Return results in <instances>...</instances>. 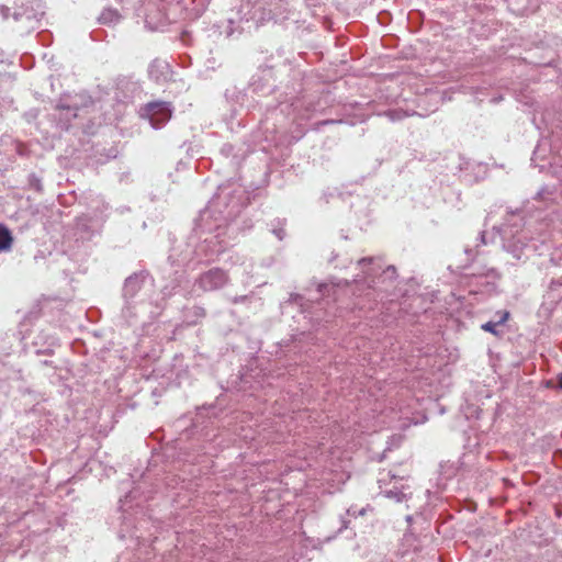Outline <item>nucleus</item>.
Masks as SVG:
<instances>
[{
    "label": "nucleus",
    "instance_id": "obj_1",
    "mask_svg": "<svg viewBox=\"0 0 562 562\" xmlns=\"http://www.w3.org/2000/svg\"><path fill=\"white\" fill-rule=\"evenodd\" d=\"M171 106L168 102L155 101L140 109V116L147 119L154 128H160L171 117Z\"/></svg>",
    "mask_w": 562,
    "mask_h": 562
},
{
    "label": "nucleus",
    "instance_id": "obj_2",
    "mask_svg": "<svg viewBox=\"0 0 562 562\" xmlns=\"http://www.w3.org/2000/svg\"><path fill=\"white\" fill-rule=\"evenodd\" d=\"M528 238L527 231H516L514 233L512 229H506L504 233V249L510 252L514 258L521 259L529 248L533 247V250H537L536 246L526 243Z\"/></svg>",
    "mask_w": 562,
    "mask_h": 562
},
{
    "label": "nucleus",
    "instance_id": "obj_3",
    "mask_svg": "<svg viewBox=\"0 0 562 562\" xmlns=\"http://www.w3.org/2000/svg\"><path fill=\"white\" fill-rule=\"evenodd\" d=\"M228 281V277L222 269L214 268L203 273L198 283L204 291H213L222 288Z\"/></svg>",
    "mask_w": 562,
    "mask_h": 562
},
{
    "label": "nucleus",
    "instance_id": "obj_4",
    "mask_svg": "<svg viewBox=\"0 0 562 562\" xmlns=\"http://www.w3.org/2000/svg\"><path fill=\"white\" fill-rule=\"evenodd\" d=\"M386 476H390V473H380L378 482L380 484L381 493H383L385 497L394 499L396 503L406 501L408 498V494L405 492L404 485H401V487L394 485L393 488L383 490L382 484L386 482Z\"/></svg>",
    "mask_w": 562,
    "mask_h": 562
},
{
    "label": "nucleus",
    "instance_id": "obj_5",
    "mask_svg": "<svg viewBox=\"0 0 562 562\" xmlns=\"http://www.w3.org/2000/svg\"><path fill=\"white\" fill-rule=\"evenodd\" d=\"M144 279L140 276H133L126 279L124 284V295L133 297L142 288Z\"/></svg>",
    "mask_w": 562,
    "mask_h": 562
},
{
    "label": "nucleus",
    "instance_id": "obj_6",
    "mask_svg": "<svg viewBox=\"0 0 562 562\" xmlns=\"http://www.w3.org/2000/svg\"><path fill=\"white\" fill-rule=\"evenodd\" d=\"M12 235L7 226L0 224V252L7 251L12 245Z\"/></svg>",
    "mask_w": 562,
    "mask_h": 562
},
{
    "label": "nucleus",
    "instance_id": "obj_7",
    "mask_svg": "<svg viewBox=\"0 0 562 562\" xmlns=\"http://www.w3.org/2000/svg\"><path fill=\"white\" fill-rule=\"evenodd\" d=\"M509 317V313L504 311L502 312L501 314V317L497 322H487V323H484L481 328L484 330V331H488V333H492L493 335H498V331L496 330V327L498 325H502L504 324Z\"/></svg>",
    "mask_w": 562,
    "mask_h": 562
},
{
    "label": "nucleus",
    "instance_id": "obj_8",
    "mask_svg": "<svg viewBox=\"0 0 562 562\" xmlns=\"http://www.w3.org/2000/svg\"><path fill=\"white\" fill-rule=\"evenodd\" d=\"M120 19H121V15H120V13L116 10L105 9L101 13V15L99 18V21L102 24H113V23L119 22Z\"/></svg>",
    "mask_w": 562,
    "mask_h": 562
},
{
    "label": "nucleus",
    "instance_id": "obj_9",
    "mask_svg": "<svg viewBox=\"0 0 562 562\" xmlns=\"http://www.w3.org/2000/svg\"><path fill=\"white\" fill-rule=\"evenodd\" d=\"M373 262V258H362L358 261V265L361 268H364L367 265H371Z\"/></svg>",
    "mask_w": 562,
    "mask_h": 562
},
{
    "label": "nucleus",
    "instance_id": "obj_10",
    "mask_svg": "<svg viewBox=\"0 0 562 562\" xmlns=\"http://www.w3.org/2000/svg\"><path fill=\"white\" fill-rule=\"evenodd\" d=\"M9 11L10 9L8 7H4V5H1L0 7V14L2 16L3 20H7L8 16H9Z\"/></svg>",
    "mask_w": 562,
    "mask_h": 562
},
{
    "label": "nucleus",
    "instance_id": "obj_11",
    "mask_svg": "<svg viewBox=\"0 0 562 562\" xmlns=\"http://www.w3.org/2000/svg\"><path fill=\"white\" fill-rule=\"evenodd\" d=\"M347 515L356 517L358 516V510L355 507H350L347 509Z\"/></svg>",
    "mask_w": 562,
    "mask_h": 562
},
{
    "label": "nucleus",
    "instance_id": "obj_12",
    "mask_svg": "<svg viewBox=\"0 0 562 562\" xmlns=\"http://www.w3.org/2000/svg\"><path fill=\"white\" fill-rule=\"evenodd\" d=\"M22 16H23V14L21 12H14V14H13V18H14L15 21L21 20Z\"/></svg>",
    "mask_w": 562,
    "mask_h": 562
},
{
    "label": "nucleus",
    "instance_id": "obj_13",
    "mask_svg": "<svg viewBox=\"0 0 562 562\" xmlns=\"http://www.w3.org/2000/svg\"><path fill=\"white\" fill-rule=\"evenodd\" d=\"M368 509H369V507H363V508L359 509L358 510V516H363L367 513Z\"/></svg>",
    "mask_w": 562,
    "mask_h": 562
},
{
    "label": "nucleus",
    "instance_id": "obj_14",
    "mask_svg": "<svg viewBox=\"0 0 562 562\" xmlns=\"http://www.w3.org/2000/svg\"><path fill=\"white\" fill-rule=\"evenodd\" d=\"M274 233H276V235L278 236L279 239L283 238V235H282L283 231L282 229L276 231Z\"/></svg>",
    "mask_w": 562,
    "mask_h": 562
},
{
    "label": "nucleus",
    "instance_id": "obj_15",
    "mask_svg": "<svg viewBox=\"0 0 562 562\" xmlns=\"http://www.w3.org/2000/svg\"><path fill=\"white\" fill-rule=\"evenodd\" d=\"M341 522H342V526L340 529H346L348 527V521L342 519Z\"/></svg>",
    "mask_w": 562,
    "mask_h": 562
},
{
    "label": "nucleus",
    "instance_id": "obj_16",
    "mask_svg": "<svg viewBox=\"0 0 562 562\" xmlns=\"http://www.w3.org/2000/svg\"><path fill=\"white\" fill-rule=\"evenodd\" d=\"M326 288H327V284H319V285H318V291H319V292H323V291H324V289H326Z\"/></svg>",
    "mask_w": 562,
    "mask_h": 562
},
{
    "label": "nucleus",
    "instance_id": "obj_17",
    "mask_svg": "<svg viewBox=\"0 0 562 562\" xmlns=\"http://www.w3.org/2000/svg\"><path fill=\"white\" fill-rule=\"evenodd\" d=\"M395 271V268L393 266H390L385 272H394Z\"/></svg>",
    "mask_w": 562,
    "mask_h": 562
},
{
    "label": "nucleus",
    "instance_id": "obj_18",
    "mask_svg": "<svg viewBox=\"0 0 562 562\" xmlns=\"http://www.w3.org/2000/svg\"><path fill=\"white\" fill-rule=\"evenodd\" d=\"M558 384L562 389V373L559 376Z\"/></svg>",
    "mask_w": 562,
    "mask_h": 562
},
{
    "label": "nucleus",
    "instance_id": "obj_19",
    "mask_svg": "<svg viewBox=\"0 0 562 562\" xmlns=\"http://www.w3.org/2000/svg\"><path fill=\"white\" fill-rule=\"evenodd\" d=\"M372 271H373V269L368 270V271H366L364 273L367 274V277H370Z\"/></svg>",
    "mask_w": 562,
    "mask_h": 562
},
{
    "label": "nucleus",
    "instance_id": "obj_20",
    "mask_svg": "<svg viewBox=\"0 0 562 562\" xmlns=\"http://www.w3.org/2000/svg\"><path fill=\"white\" fill-rule=\"evenodd\" d=\"M207 213H209L207 211L203 212L202 217L204 218V216H205Z\"/></svg>",
    "mask_w": 562,
    "mask_h": 562
}]
</instances>
